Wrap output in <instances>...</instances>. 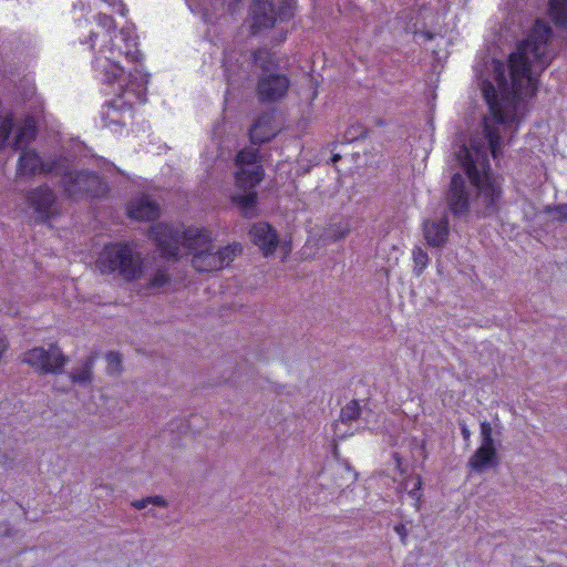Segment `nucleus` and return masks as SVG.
Segmentation results:
<instances>
[{
	"mask_svg": "<svg viewBox=\"0 0 567 567\" xmlns=\"http://www.w3.org/2000/svg\"><path fill=\"white\" fill-rule=\"evenodd\" d=\"M23 361L35 370L58 374L63 368L66 359L55 344L49 348L37 347L23 355Z\"/></svg>",
	"mask_w": 567,
	"mask_h": 567,
	"instance_id": "10",
	"label": "nucleus"
},
{
	"mask_svg": "<svg viewBox=\"0 0 567 567\" xmlns=\"http://www.w3.org/2000/svg\"><path fill=\"white\" fill-rule=\"evenodd\" d=\"M359 413H360L359 403L357 401H351L341 410L340 420H339V423L337 424V426H339L340 424H347L351 421L357 420Z\"/></svg>",
	"mask_w": 567,
	"mask_h": 567,
	"instance_id": "23",
	"label": "nucleus"
},
{
	"mask_svg": "<svg viewBox=\"0 0 567 567\" xmlns=\"http://www.w3.org/2000/svg\"><path fill=\"white\" fill-rule=\"evenodd\" d=\"M96 266L103 274H116L124 280L132 281L141 277L143 262L128 244L114 243L104 246L96 260Z\"/></svg>",
	"mask_w": 567,
	"mask_h": 567,
	"instance_id": "6",
	"label": "nucleus"
},
{
	"mask_svg": "<svg viewBox=\"0 0 567 567\" xmlns=\"http://www.w3.org/2000/svg\"><path fill=\"white\" fill-rule=\"evenodd\" d=\"M548 12L557 27H567V0H549Z\"/></svg>",
	"mask_w": 567,
	"mask_h": 567,
	"instance_id": "19",
	"label": "nucleus"
},
{
	"mask_svg": "<svg viewBox=\"0 0 567 567\" xmlns=\"http://www.w3.org/2000/svg\"><path fill=\"white\" fill-rule=\"evenodd\" d=\"M348 233H349L348 226H340L338 228V230H336V233L333 234L332 237H333L334 240H338V239H341L344 236H347Z\"/></svg>",
	"mask_w": 567,
	"mask_h": 567,
	"instance_id": "31",
	"label": "nucleus"
},
{
	"mask_svg": "<svg viewBox=\"0 0 567 567\" xmlns=\"http://www.w3.org/2000/svg\"><path fill=\"white\" fill-rule=\"evenodd\" d=\"M551 30L547 22L537 20L527 38L522 41L508 58V63L492 59L482 68L475 66V73L489 116L483 120L482 135L471 138L470 146L463 145L457 159L466 173L471 185L463 176L454 174L451 181L447 203L454 215L467 212L471 189L477 200H482L485 213L489 214L501 198V183L488 166V154L497 158L501 146L518 127L520 115L525 112V99L537 91V75L550 62L548 50Z\"/></svg>",
	"mask_w": 567,
	"mask_h": 567,
	"instance_id": "1",
	"label": "nucleus"
},
{
	"mask_svg": "<svg viewBox=\"0 0 567 567\" xmlns=\"http://www.w3.org/2000/svg\"><path fill=\"white\" fill-rule=\"evenodd\" d=\"M76 30L80 43L87 44L93 51L94 78L120 94L102 106V126L113 133H121L133 117L132 102L125 100V96L138 99L150 78L141 63L137 35L130 27L116 31L113 18L102 13L93 22L78 18Z\"/></svg>",
	"mask_w": 567,
	"mask_h": 567,
	"instance_id": "2",
	"label": "nucleus"
},
{
	"mask_svg": "<svg viewBox=\"0 0 567 567\" xmlns=\"http://www.w3.org/2000/svg\"><path fill=\"white\" fill-rule=\"evenodd\" d=\"M412 258H413V272L415 276H421L429 264V255L422 247H414L412 250Z\"/></svg>",
	"mask_w": 567,
	"mask_h": 567,
	"instance_id": "22",
	"label": "nucleus"
},
{
	"mask_svg": "<svg viewBox=\"0 0 567 567\" xmlns=\"http://www.w3.org/2000/svg\"><path fill=\"white\" fill-rule=\"evenodd\" d=\"M285 255H287L290 251V246L288 244H284L282 246Z\"/></svg>",
	"mask_w": 567,
	"mask_h": 567,
	"instance_id": "34",
	"label": "nucleus"
},
{
	"mask_svg": "<svg viewBox=\"0 0 567 567\" xmlns=\"http://www.w3.org/2000/svg\"><path fill=\"white\" fill-rule=\"evenodd\" d=\"M150 236L156 243L162 255L167 258L182 256V249L193 254L192 265L197 271H214L224 268L229 265L240 249L238 245L217 249L210 243V236L204 228L181 229L158 223L152 227Z\"/></svg>",
	"mask_w": 567,
	"mask_h": 567,
	"instance_id": "3",
	"label": "nucleus"
},
{
	"mask_svg": "<svg viewBox=\"0 0 567 567\" xmlns=\"http://www.w3.org/2000/svg\"><path fill=\"white\" fill-rule=\"evenodd\" d=\"M12 127L13 122L11 117H4L0 121V150L6 145Z\"/></svg>",
	"mask_w": 567,
	"mask_h": 567,
	"instance_id": "26",
	"label": "nucleus"
},
{
	"mask_svg": "<svg viewBox=\"0 0 567 567\" xmlns=\"http://www.w3.org/2000/svg\"><path fill=\"white\" fill-rule=\"evenodd\" d=\"M37 134L35 121L33 117H27L24 122L18 127L17 135L13 141L16 150L23 148L29 144Z\"/></svg>",
	"mask_w": 567,
	"mask_h": 567,
	"instance_id": "18",
	"label": "nucleus"
},
{
	"mask_svg": "<svg viewBox=\"0 0 567 567\" xmlns=\"http://www.w3.org/2000/svg\"><path fill=\"white\" fill-rule=\"evenodd\" d=\"M127 214L132 219L153 220L158 217L159 208L147 196H141L128 204Z\"/></svg>",
	"mask_w": 567,
	"mask_h": 567,
	"instance_id": "17",
	"label": "nucleus"
},
{
	"mask_svg": "<svg viewBox=\"0 0 567 567\" xmlns=\"http://www.w3.org/2000/svg\"><path fill=\"white\" fill-rule=\"evenodd\" d=\"M279 131L274 114L266 113L258 117L250 128V140L254 144L270 141Z\"/></svg>",
	"mask_w": 567,
	"mask_h": 567,
	"instance_id": "15",
	"label": "nucleus"
},
{
	"mask_svg": "<svg viewBox=\"0 0 567 567\" xmlns=\"http://www.w3.org/2000/svg\"><path fill=\"white\" fill-rule=\"evenodd\" d=\"M30 206L42 219H49L58 214V204L54 192L48 186H40L28 196Z\"/></svg>",
	"mask_w": 567,
	"mask_h": 567,
	"instance_id": "11",
	"label": "nucleus"
},
{
	"mask_svg": "<svg viewBox=\"0 0 567 567\" xmlns=\"http://www.w3.org/2000/svg\"><path fill=\"white\" fill-rule=\"evenodd\" d=\"M421 486L422 478L420 475H409L402 482V488L414 499L416 508H419V503L421 501Z\"/></svg>",
	"mask_w": 567,
	"mask_h": 567,
	"instance_id": "20",
	"label": "nucleus"
},
{
	"mask_svg": "<svg viewBox=\"0 0 567 567\" xmlns=\"http://www.w3.org/2000/svg\"><path fill=\"white\" fill-rule=\"evenodd\" d=\"M240 0H229L227 2V7H228V10L229 11H235L236 10V4L239 2Z\"/></svg>",
	"mask_w": 567,
	"mask_h": 567,
	"instance_id": "33",
	"label": "nucleus"
},
{
	"mask_svg": "<svg viewBox=\"0 0 567 567\" xmlns=\"http://www.w3.org/2000/svg\"><path fill=\"white\" fill-rule=\"evenodd\" d=\"M249 235L254 244L260 248L265 256L272 254L278 245L277 234L267 223L255 224Z\"/></svg>",
	"mask_w": 567,
	"mask_h": 567,
	"instance_id": "13",
	"label": "nucleus"
},
{
	"mask_svg": "<svg viewBox=\"0 0 567 567\" xmlns=\"http://www.w3.org/2000/svg\"><path fill=\"white\" fill-rule=\"evenodd\" d=\"M395 533L400 536L402 543H405L408 536V529L404 524H398L394 527Z\"/></svg>",
	"mask_w": 567,
	"mask_h": 567,
	"instance_id": "30",
	"label": "nucleus"
},
{
	"mask_svg": "<svg viewBox=\"0 0 567 567\" xmlns=\"http://www.w3.org/2000/svg\"><path fill=\"white\" fill-rule=\"evenodd\" d=\"M245 64L249 65L248 58L243 52L227 50L224 54L223 66L228 84H234L237 79L244 78L247 73Z\"/></svg>",
	"mask_w": 567,
	"mask_h": 567,
	"instance_id": "12",
	"label": "nucleus"
},
{
	"mask_svg": "<svg viewBox=\"0 0 567 567\" xmlns=\"http://www.w3.org/2000/svg\"><path fill=\"white\" fill-rule=\"evenodd\" d=\"M92 374V361H85L81 367L68 375V380L71 383L87 384L91 381Z\"/></svg>",
	"mask_w": 567,
	"mask_h": 567,
	"instance_id": "21",
	"label": "nucleus"
},
{
	"mask_svg": "<svg viewBox=\"0 0 567 567\" xmlns=\"http://www.w3.org/2000/svg\"><path fill=\"white\" fill-rule=\"evenodd\" d=\"M254 63L262 70L258 83V93L262 101H278L282 99L290 85L288 78L280 73H272L271 69L276 65V59L271 51L261 49L254 52Z\"/></svg>",
	"mask_w": 567,
	"mask_h": 567,
	"instance_id": "7",
	"label": "nucleus"
},
{
	"mask_svg": "<svg viewBox=\"0 0 567 567\" xmlns=\"http://www.w3.org/2000/svg\"><path fill=\"white\" fill-rule=\"evenodd\" d=\"M168 282L167 274L164 270H158L150 281L147 287L148 292L157 291Z\"/></svg>",
	"mask_w": 567,
	"mask_h": 567,
	"instance_id": "25",
	"label": "nucleus"
},
{
	"mask_svg": "<svg viewBox=\"0 0 567 567\" xmlns=\"http://www.w3.org/2000/svg\"><path fill=\"white\" fill-rule=\"evenodd\" d=\"M132 505L137 509H144L148 505L165 507L166 501L162 496H150L143 499L135 501L133 502Z\"/></svg>",
	"mask_w": 567,
	"mask_h": 567,
	"instance_id": "24",
	"label": "nucleus"
},
{
	"mask_svg": "<svg viewBox=\"0 0 567 567\" xmlns=\"http://www.w3.org/2000/svg\"><path fill=\"white\" fill-rule=\"evenodd\" d=\"M293 0H254L250 8V28L252 34L270 29L277 21L292 16Z\"/></svg>",
	"mask_w": 567,
	"mask_h": 567,
	"instance_id": "9",
	"label": "nucleus"
},
{
	"mask_svg": "<svg viewBox=\"0 0 567 567\" xmlns=\"http://www.w3.org/2000/svg\"><path fill=\"white\" fill-rule=\"evenodd\" d=\"M546 212L553 214L554 218L559 221L567 220V204L557 205L555 207H547Z\"/></svg>",
	"mask_w": 567,
	"mask_h": 567,
	"instance_id": "28",
	"label": "nucleus"
},
{
	"mask_svg": "<svg viewBox=\"0 0 567 567\" xmlns=\"http://www.w3.org/2000/svg\"><path fill=\"white\" fill-rule=\"evenodd\" d=\"M423 233L426 243L432 247H441L446 243L449 236V219L442 216L435 220H427L423 225Z\"/></svg>",
	"mask_w": 567,
	"mask_h": 567,
	"instance_id": "16",
	"label": "nucleus"
},
{
	"mask_svg": "<svg viewBox=\"0 0 567 567\" xmlns=\"http://www.w3.org/2000/svg\"><path fill=\"white\" fill-rule=\"evenodd\" d=\"M189 10L199 16L204 22L213 23L223 16L226 0H185Z\"/></svg>",
	"mask_w": 567,
	"mask_h": 567,
	"instance_id": "14",
	"label": "nucleus"
},
{
	"mask_svg": "<svg viewBox=\"0 0 567 567\" xmlns=\"http://www.w3.org/2000/svg\"><path fill=\"white\" fill-rule=\"evenodd\" d=\"M17 173L20 177L39 174L61 175V186L70 198L101 197L106 193L105 183L95 174L74 171L65 158L43 161L34 151H23L19 157Z\"/></svg>",
	"mask_w": 567,
	"mask_h": 567,
	"instance_id": "4",
	"label": "nucleus"
},
{
	"mask_svg": "<svg viewBox=\"0 0 567 567\" xmlns=\"http://www.w3.org/2000/svg\"><path fill=\"white\" fill-rule=\"evenodd\" d=\"M264 178V169L260 164L258 151L249 147L241 150L236 156V186L243 194L233 196V202L241 209L244 215H249L255 207V187Z\"/></svg>",
	"mask_w": 567,
	"mask_h": 567,
	"instance_id": "5",
	"label": "nucleus"
},
{
	"mask_svg": "<svg viewBox=\"0 0 567 567\" xmlns=\"http://www.w3.org/2000/svg\"><path fill=\"white\" fill-rule=\"evenodd\" d=\"M461 433H462L464 441L470 442L472 433L468 430V427L466 426V424H461Z\"/></svg>",
	"mask_w": 567,
	"mask_h": 567,
	"instance_id": "32",
	"label": "nucleus"
},
{
	"mask_svg": "<svg viewBox=\"0 0 567 567\" xmlns=\"http://www.w3.org/2000/svg\"><path fill=\"white\" fill-rule=\"evenodd\" d=\"M106 3H109L116 12L124 16L125 14V7L122 3V0H104Z\"/></svg>",
	"mask_w": 567,
	"mask_h": 567,
	"instance_id": "29",
	"label": "nucleus"
},
{
	"mask_svg": "<svg viewBox=\"0 0 567 567\" xmlns=\"http://www.w3.org/2000/svg\"><path fill=\"white\" fill-rule=\"evenodd\" d=\"M501 434L492 423L482 421L480 423V445L467 461V467L475 473H483L498 465V449Z\"/></svg>",
	"mask_w": 567,
	"mask_h": 567,
	"instance_id": "8",
	"label": "nucleus"
},
{
	"mask_svg": "<svg viewBox=\"0 0 567 567\" xmlns=\"http://www.w3.org/2000/svg\"><path fill=\"white\" fill-rule=\"evenodd\" d=\"M107 371L109 373H117L121 367V358L116 352H109L106 354Z\"/></svg>",
	"mask_w": 567,
	"mask_h": 567,
	"instance_id": "27",
	"label": "nucleus"
}]
</instances>
